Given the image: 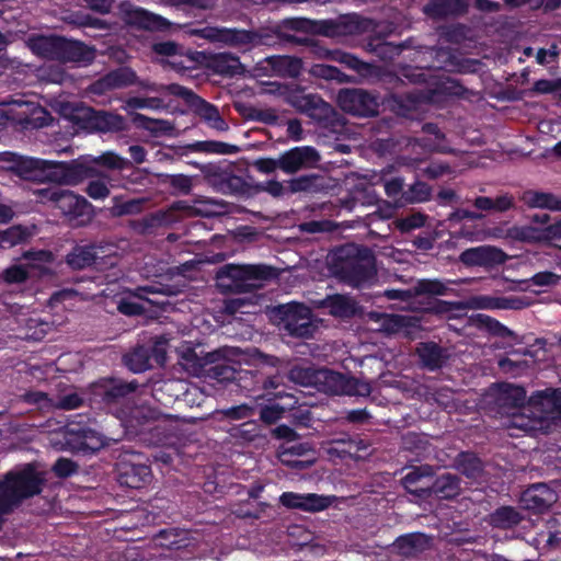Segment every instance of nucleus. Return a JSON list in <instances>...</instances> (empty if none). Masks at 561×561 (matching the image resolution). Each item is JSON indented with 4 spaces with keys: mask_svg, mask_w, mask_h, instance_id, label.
<instances>
[{
    "mask_svg": "<svg viewBox=\"0 0 561 561\" xmlns=\"http://www.w3.org/2000/svg\"><path fill=\"white\" fill-rule=\"evenodd\" d=\"M332 272L342 283L360 288L375 278L376 257L365 245L345 244L334 253Z\"/></svg>",
    "mask_w": 561,
    "mask_h": 561,
    "instance_id": "obj_1",
    "label": "nucleus"
},
{
    "mask_svg": "<svg viewBox=\"0 0 561 561\" xmlns=\"http://www.w3.org/2000/svg\"><path fill=\"white\" fill-rule=\"evenodd\" d=\"M20 260L25 263H14L0 273V284L7 286L23 285L28 282L41 280L51 275L48 266L54 261V254L48 250L24 251Z\"/></svg>",
    "mask_w": 561,
    "mask_h": 561,
    "instance_id": "obj_2",
    "label": "nucleus"
},
{
    "mask_svg": "<svg viewBox=\"0 0 561 561\" xmlns=\"http://www.w3.org/2000/svg\"><path fill=\"white\" fill-rule=\"evenodd\" d=\"M274 270L266 265L225 264L216 273V285L222 293H251L257 286L255 280H267Z\"/></svg>",
    "mask_w": 561,
    "mask_h": 561,
    "instance_id": "obj_3",
    "label": "nucleus"
},
{
    "mask_svg": "<svg viewBox=\"0 0 561 561\" xmlns=\"http://www.w3.org/2000/svg\"><path fill=\"white\" fill-rule=\"evenodd\" d=\"M282 28L285 30V42L301 46L313 45L312 35L335 37L345 33L344 26L334 20H310L307 18L285 19Z\"/></svg>",
    "mask_w": 561,
    "mask_h": 561,
    "instance_id": "obj_4",
    "label": "nucleus"
},
{
    "mask_svg": "<svg viewBox=\"0 0 561 561\" xmlns=\"http://www.w3.org/2000/svg\"><path fill=\"white\" fill-rule=\"evenodd\" d=\"M144 88L151 91L167 93L175 98L182 99L186 105L194 108L195 113L204 119L209 127L218 130L226 131L229 128L227 122L221 117L218 107L198 96L193 90L183 87L179 83L161 84H142Z\"/></svg>",
    "mask_w": 561,
    "mask_h": 561,
    "instance_id": "obj_5",
    "label": "nucleus"
},
{
    "mask_svg": "<svg viewBox=\"0 0 561 561\" xmlns=\"http://www.w3.org/2000/svg\"><path fill=\"white\" fill-rule=\"evenodd\" d=\"M138 382H130L116 378L101 379L90 387L89 402L92 408L112 412L114 408L123 404L128 394L135 392Z\"/></svg>",
    "mask_w": 561,
    "mask_h": 561,
    "instance_id": "obj_6",
    "label": "nucleus"
},
{
    "mask_svg": "<svg viewBox=\"0 0 561 561\" xmlns=\"http://www.w3.org/2000/svg\"><path fill=\"white\" fill-rule=\"evenodd\" d=\"M69 118L73 125L88 133H118L126 129V121L122 115L91 106H75Z\"/></svg>",
    "mask_w": 561,
    "mask_h": 561,
    "instance_id": "obj_7",
    "label": "nucleus"
},
{
    "mask_svg": "<svg viewBox=\"0 0 561 561\" xmlns=\"http://www.w3.org/2000/svg\"><path fill=\"white\" fill-rule=\"evenodd\" d=\"M116 480L122 486L141 489L148 485L152 478L148 459L141 453L124 451L115 465Z\"/></svg>",
    "mask_w": 561,
    "mask_h": 561,
    "instance_id": "obj_8",
    "label": "nucleus"
},
{
    "mask_svg": "<svg viewBox=\"0 0 561 561\" xmlns=\"http://www.w3.org/2000/svg\"><path fill=\"white\" fill-rule=\"evenodd\" d=\"M316 389L334 396L367 397L371 392L368 381L329 368H319Z\"/></svg>",
    "mask_w": 561,
    "mask_h": 561,
    "instance_id": "obj_9",
    "label": "nucleus"
},
{
    "mask_svg": "<svg viewBox=\"0 0 561 561\" xmlns=\"http://www.w3.org/2000/svg\"><path fill=\"white\" fill-rule=\"evenodd\" d=\"M276 314L282 330L293 337L309 339L317 330V325L311 321V310L305 304L279 305L276 308Z\"/></svg>",
    "mask_w": 561,
    "mask_h": 561,
    "instance_id": "obj_10",
    "label": "nucleus"
},
{
    "mask_svg": "<svg viewBox=\"0 0 561 561\" xmlns=\"http://www.w3.org/2000/svg\"><path fill=\"white\" fill-rule=\"evenodd\" d=\"M98 174L95 167L90 164L89 157H81L70 162L50 161L47 181L57 184L77 185Z\"/></svg>",
    "mask_w": 561,
    "mask_h": 561,
    "instance_id": "obj_11",
    "label": "nucleus"
},
{
    "mask_svg": "<svg viewBox=\"0 0 561 561\" xmlns=\"http://www.w3.org/2000/svg\"><path fill=\"white\" fill-rule=\"evenodd\" d=\"M286 102L298 112L317 122H328L334 108L316 93H307L305 88L289 89L285 95Z\"/></svg>",
    "mask_w": 561,
    "mask_h": 561,
    "instance_id": "obj_12",
    "label": "nucleus"
},
{
    "mask_svg": "<svg viewBox=\"0 0 561 561\" xmlns=\"http://www.w3.org/2000/svg\"><path fill=\"white\" fill-rule=\"evenodd\" d=\"M337 104L342 111L358 117H371L378 114L377 95L359 88L342 89L337 93Z\"/></svg>",
    "mask_w": 561,
    "mask_h": 561,
    "instance_id": "obj_13",
    "label": "nucleus"
},
{
    "mask_svg": "<svg viewBox=\"0 0 561 561\" xmlns=\"http://www.w3.org/2000/svg\"><path fill=\"white\" fill-rule=\"evenodd\" d=\"M113 256H115V251L112 244H103L101 242L76 244L66 255V263L70 268L81 271L99 264V260L103 259H108V264L114 265Z\"/></svg>",
    "mask_w": 561,
    "mask_h": 561,
    "instance_id": "obj_14",
    "label": "nucleus"
},
{
    "mask_svg": "<svg viewBox=\"0 0 561 561\" xmlns=\"http://www.w3.org/2000/svg\"><path fill=\"white\" fill-rule=\"evenodd\" d=\"M327 451L331 457L339 459L362 460L370 455V443L360 438L358 435L352 436L342 433L327 442Z\"/></svg>",
    "mask_w": 561,
    "mask_h": 561,
    "instance_id": "obj_15",
    "label": "nucleus"
},
{
    "mask_svg": "<svg viewBox=\"0 0 561 561\" xmlns=\"http://www.w3.org/2000/svg\"><path fill=\"white\" fill-rule=\"evenodd\" d=\"M59 210L73 227H84L95 216L93 205L85 197L69 190L61 198Z\"/></svg>",
    "mask_w": 561,
    "mask_h": 561,
    "instance_id": "obj_16",
    "label": "nucleus"
},
{
    "mask_svg": "<svg viewBox=\"0 0 561 561\" xmlns=\"http://www.w3.org/2000/svg\"><path fill=\"white\" fill-rule=\"evenodd\" d=\"M508 255L500 248L493 245H478L463 250L458 261L466 267L494 268L504 264Z\"/></svg>",
    "mask_w": 561,
    "mask_h": 561,
    "instance_id": "obj_17",
    "label": "nucleus"
},
{
    "mask_svg": "<svg viewBox=\"0 0 561 561\" xmlns=\"http://www.w3.org/2000/svg\"><path fill=\"white\" fill-rule=\"evenodd\" d=\"M10 118L23 129H37L48 126L53 121L50 113L39 104L22 102L10 110Z\"/></svg>",
    "mask_w": 561,
    "mask_h": 561,
    "instance_id": "obj_18",
    "label": "nucleus"
},
{
    "mask_svg": "<svg viewBox=\"0 0 561 561\" xmlns=\"http://www.w3.org/2000/svg\"><path fill=\"white\" fill-rule=\"evenodd\" d=\"M123 20L131 27L150 32H164L171 26L170 21L165 18L138 7L125 9Z\"/></svg>",
    "mask_w": 561,
    "mask_h": 561,
    "instance_id": "obj_19",
    "label": "nucleus"
},
{
    "mask_svg": "<svg viewBox=\"0 0 561 561\" xmlns=\"http://www.w3.org/2000/svg\"><path fill=\"white\" fill-rule=\"evenodd\" d=\"M198 34L210 41L221 42L232 47L241 49L253 48V31L228 27H205L201 30Z\"/></svg>",
    "mask_w": 561,
    "mask_h": 561,
    "instance_id": "obj_20",
    "label": "nucleus"
},
{
    "mask_svg": "<svg viewBox=\"0 0 561 561\" xmlns=\"http://www.w3.org/2000/svg\"><path fill=\"white\" fill-rule=\"evenodd\" d=\"M280 170L293 174L299 170L313 167L320 160L318 151L310 146L295 147L279 156Z\"/></svg>",
    "mask_w": 561,
    "mask_h": 561,
    "instance_id": "obj_21",
    "label": "nucleus"
},
{
    "mask_svg": "<svg viewBox=\"0 0 561 561\" xmlns=\"http://www.w3.org/2000/svg\"><path fill=\"white\" fill-rule=\"evenodd\" d=\"M434 469L430 465L412 466L402 478L401 483L408 493L420 499L431 497V483Z\"/></svg>",
    "mask_w": 561,
    "mask_h": 561,
    "instance_id": "obj_22",
    "label": "nucleus"
},
{
    "mask_svg": "<svg viewBox=\"0 0 561 561\" xmlns=\"http://www.w3.org/2000/svg\"><path fill=\"white\" fill-rule=\"evenodd\" d=\"M279 502L286 508L310 513L321 512L332 504L330 496L319 495L316 493L300 494L295 492H284L279 497Z\"/></svg>",
    "mask_w": 561,
    "mask_h": 561,
    "instance_id": "obj_23",
    "label": "nucleus"
},
{
    "mask_svg": "<svg viewBox=\"0 0 561 561\" xmlns=\"http://www.w3.org/2000/svg\"><path fill=\"white\" fill-rule=\"evenodd\" d=\"M557 493L546 483L530 485L522 493L523 508L534 513H543L557 502Z\"/></svg>",
    "mask_w": 561,
    "mask_h": 561,
    "instance_id": "obj_24",
    "label": "nucleus"
},
{
    "mask_svg": "<svg viewBox=\"0 0 561 561\" xmlns=\"http://www.w3.org/2000/svg\"><path fill=\"white\" fill-rule=\"evenodd\" d=\"M154 355L158 363L165 359V352L157 345H137L123 356L125 366L133 373H144L151 367L150 359Z\"/></svg>",
    "mask_w": 561,
    "mask_h": 561,
    "instance_id": "obj_25",
    "label": "nucleus"
},
{
    "mask_svg": "<svg viewBox=\"0 0 561 561\" xmlns=\"http://www.w3.org/2000/svg\"><path fill=\"white\" fill-rule=\"evenodd\" d=\"M365 48L382 61H392L403 50L417 47L413 45L412 37L400 43H392L382 36H370L366 42Z\"/></svg>",
    "mask_w": 561,
    "mask_h": 561,
    "instance_id": "obj_26",
    "label": "nucleus"
},
{
    "mask_svg": "<svg viewBox=\"0 0 561 561\" xmlns=\"http://www.w3.org/2000/svg\"><path fill=\"white\" fill-rule=\"evenodd\" d=\"M421 366L428 371L442 369L450 358V354L446 347L436 342H421L416 347Z\"/></svg>",
    "mask_w": 561,
    "mask_h": 561,
    "instance_id": "obj_27",
    "label": "nucleus"
},
{
    "mask_svg": "<svg viewBox=\"0 0 561 561\" xmlns=\"http://www.w3.org/2000/svg\"><path fill=\"white\" fill-rule=\"evenodd\" d=\"M95 59V48L87 44L61 37L58 60L62 62L91 64Z\"/></svg>",
    "mask_w": 561,
    "mask_h": 561,
    "instance_id": "obj_28",
    "label": "nucleus"
},
{
    "mask_svg": "<svg viewBox=\"0 0 561 561\" xmlns=\"http://www.w3.org/2000/svg\"><path fill=\"white\" fill-rule=\"evenodd\" d=\"M280 460L293 469H307L316 460L314 449L309 443L295 442L282 453Z\"/></svg>",
    "mask_w": 561,
    "mask_h": 561,
    "instance_id": "obj_29",
    "label": "nucleus"
},
{
    "mask_svg": "<svg viewBox=\"0 0 561 561\" xmlns=\"http://www.w3.org/2000/svg\"><path fill=\"white\" fill-rule=\"evenodd\" d=\"M329 309V313L335 318L351 319L360 312L358 302L351 296L334 294L329 295L322 302Z\"/></svg>",
    "mask_w": 561,
    "mask_h": 561,
    "instance_id": "obj_30",
    "label": "nucleus"
},
{
    "mask_svg": "<svg viewBox=\"0 0 561 561\" xmlns=\"http://www.w3.org/2000/svg\"><path fill=\"white\" fill-rule=\"evenodd\" d=\"M393 547L403 557H415L431 548V538L423 533H410L399 536Z\"/></svg>",
    "mask_w": 561,
    "mask_h": 561,
    "instance_id": "obj_31",
    "label": "nucleus"
},
{
    "mask_svg": "<svg viewBox=\"0 0 561 561\" xmlns=\"http://www.w3.org/2000/svg\"><path fill=\"white\" fill-rule=\"evenodd\" d=\"M525 519V515L518 507L502 505L489 515V524L497 529H513Z\"/></svg>",
    "mask_w": 561,
    "mask_h": 561,
    "instance_id": "obj_32",
    "label": "nucleus"
},
{
    "mask_svg": "<svg viewBox=\"0 0 561 561\" xmlns=\"http://www.w3.org/2000/svg\"><path fill=\"white\" fill-rule=\"evenodd\" d=\"M461 480L457 474L443 473L431 483V496L439 500H453L461 492Z\"/></svg>",
    "mask_w": 561,
    "mask_h": 561,
    "instance_id": "obj_33",
    "label": "nucleus"
},
{
    "mask_svg": "<svg viewBox=\"0 0 561 561\" xmlns=\"http://www.w3.org/2000/svg\"><path fill=\"white\" fill-rule=\"evenodd\" d=\"M467 3L465 0H431L424 7V13L433 19H445L465 13Z\"/></svg>",
    "mask_w": 561,
    "mask_h": 561,
    "instance_id": "obj_34",
    "label": "nucleus"
},
{
    "mask_svg": "<svg viewBox=\"0 0 561 561\" xmlns=\"http://www.w3.org/2000/svg\"><path fill=\"white\" fill-rule=\"evenodd\" d=\"M526 400V391L520 386L504 385L496 398V403L501 410L512 413L524 407Z\"/></svg>",
    "mask_w": 561,
    "mask_h": 561,
    "instance_id": "obj_35",
    "label": "nucleus"
},
{
    "mask_svg": "<svg viewBox=\"0 0 561 561\" xmlns=\"http://www.w3.org/2000/svg\"><path fill=\"white\" fill-rule=\"evenodd\" d=\"M455 468L471 480L481 479L484 474V462L473 451H460L455 458Z\"/></svg>",
    "mask_w": 561,
    "mask_h": 561,
    "instance_id": "obj_36",
    "label": "nucleus"
},
{
    "mask_svg": "<svg viewBox=\"0 0 561 561\" xmlns=\"http://www.w3.org/2000/svg\"><path fill=\"white\" fill-rule=\"evenodd\" d=\"M156 540L159 546L174 551L179 556H182L187 547L191 546L188 534L178 528L160 530Z\"/></svg>",
    "mask_w": 561,
    "mask_h": 561,
    "instance_id": "obj_37",
    "label": "nucleus"
},
{
    "mask_svg": "<svg viewBox=\"0 0 561 561\" xmlns=\"http://www.w3.org/2000/svg\"><path fill=\"white\" fill-rule=\"evenodd\" d=\"M151 443L158 446H174L180 438V430L176 422L163 420L150 428Z\"/></svg>",
    "mask_w": 561,
    "mask_h": 561,
    "instance_id": "obj_38",
    "label": "nucleus"
},
{
    "mask_svg": "<svg viewBox=\"0 0 561 561\" xmlns=\"http://www.w3.org/2000/svg\"><path fill=\"white\" fill-rule=\"evenodd\" d=\"M287 378L301 387H313L316 388L319 368H316L310 363H295L285 368Z\"/></svg>",
    "mask_w": 561,
    "mask_h": 561,
    "instance_id": "obj_39",
    "label": "nucleus"
},
{
    "mask_svg": "<svg viewBox=\"0 0 561 561\" xmlns=\"http://www.w3.org/2000/svg\"><path fill=\"white\" fill-rule=\"evenodd\" d=\"M49 167L50 161L48 160L18 157L12 169L25 179H33L36 176V172H42L47 180Z\"/></svg>",
    "mask_w": 561,
    "mask_h": 561,
    "instance_id": "obj_40",
    "label": "nucleus"
},
{
    "mask_svg": "<svg viewBox=\"0 0 561 561\" xmlns=\"http://www.w3.org/2000/svg\"><path fill=\"white\" fill-rule=\"evenodd\" d=\"M523 201L530 208L561 210V198L552 193L528 190L524 192Z\"/></svg>",
    "mask_w": 561,
    "mask_h": 561,
    "instance_id": "obj_41",
    "label": "nucleus"
},
{
    "mask_svg": "<svg viewBox=\"0 0 561 561\" xmlns=\"http://www.w3.org/2000/svg\"><path fill=\"white\" fill-rule=\"evenodd\" d=\"M137 79V73L131 68L121 67L106 73L100 83L108 89H118L135 84Z\"/></svg>",
    "mask_w": 561,
    "mask_h": 561,
    "instance_id": "obj_42",
    "label": "nucleus"
},
{
    "mask_svg": "<svg viewBox=\"0 0 561 561\" xmlns=\"http://www.w3.org/2000/svg\"><path fill=\"white\" fill-rule=\"evenodd\" d=\"M481 307L486 309L522 310L530 304L526 297H481Z\"/></svg>",
    "mask_w": 561,
    "mask_h": 561,
    "instance_id": "obj_43",
    "label": "nucleus"
},
{
    "mask_svg": "<svg viewBox=\"0 0 561 561\" xmlns=\"http://www.w3.org/2000/svg\"><path fill=\"white\" fill-rule=\"evenodd\" d=\"M275 72L282 77L297 78L302 70V60L294 56H275L271 58Z\"/></svg>",
    "mask_w": 561,
    "mask_h": 561,
    "instance_id": "obj_44",
    "label": "nucleus"
},
{
    "mask_svg": "<svg viewBox=\"0 0 561 561\" xmlns=\"http://www.w3.org/2000/svg\"><path fill=\"white\" fill-rule=\"evenodd\" d=\"M61 36H38L32 41V50L41 57L58 60Z\"/></svg>",
    "mask_w": 561,
    "mask_h": 561,
    "instance_id": "obj_45",
    "label": "nucleus"
},
{
    "mask_svg": "<svg viewBox=\"0 0 561 561\" xmlns=\"http://www.w3.org/2000/svg\"><path fill=\"white\" fill-rule=\"evenodd\" d=\"M333 59L363 77L373 75L375 69L373 64L366 62L357 56L342 50L333 51Z\"/></svg>",
    "mask_w": 561,
    "mask_h": 561,
    "instance_id": "obj_46",
    "label": "nucleus"
},
{
    "mask_svg": "<svg viewBox=\"0 0 561 561\" xmlns=\"http://www.w3.org/2000/svg\"><path fill=\"white\" fill-rule=\"evenodd\" d=\"M194 152L216 153V154H236L240 151L237 145L219 140H201L188 146Z\"/></svg>",
    "mask_w": 561,
    "mask_h": 561,
    "instance_id": "obj_47",
    "label": "nucleus"
},
{
    "mask_svg": "<svg viewBox=\"0 0 561 561\" xmlns=\"http://www.w3.org/2000/svg\"><path fill=\"white\" fill-rule=\"evenodd\" d=\"M371 319L380 320V330L388 334H396L411 325V318L402 314L373 313Z\"/></svg>",
    "mask_w": 561,
    "mask_h": 561,
    "instance_id": "obj_48",
    "label": "nucleus"
},
{
    "mask_svg": "<svg viewBox=\"0 0 561 561\" xmlns=\"http://www.w3.org/2000/svg\"><path fill=\"white\" fill-rule=\"evenodd\" d=\"M144 204L145 199L141 198L124 199L122 196H114L113 205L110 207V214L113 217L136 215L141 213Z\"/></svg>",
    "mask_w": 561,
    "mask_h": 561,
    "instance_id": "obj_49",
    "label": "nucleus"
},
{
    "mask_svg": "<svg viewBox=\"0 0 561 561\" xmlns=\"http://www.w3.org/2000/svg\"><path fill=\"white\" fill-rule=\"evenodd\" d=\"M238 369L226 360L215 363L207 369V376L218 382H234Z\"/></svg>",
    "mask_w": 561,
    "mask_h": 561,
    "instance_id": "obj_50",
    "label": "nucleus"
},
{
    "mask_svg": "<svg viewBox=\"0 0 561 561\" xmlns=\"http://www.w3.org/2000/svg\"><path fill=\"white\" fill-rule=\"evenodd\" d=\"M31 233L27 228L22 226H12L0 231V248L10 249L25 242Z\"/></svg>",
    "mask_w": 561,
    "mask_h": 561,
    "instance_id": "obj_51",
    "label": "nucleus"
},
{
    "mask_svg": "<svg viewBox=\"0 0 561 561\" xmlns=\"http://www.w3.org/2000/svg\"><path fill=\"white\" fill-rule=\"evenodd\" d=\"M534 404L546 405L561 415V390L547 388L530 397Z\"/></svg>",
    "mask_w": 561,
    "mask_h": 561,
    "instance_id": "obj_52",
    "label": "nucleus"
},
{
    "mask_svg": "<svg viewBox=\"0 0 561 561\" xmlns=\"http://www.w3.org/2000/svg\"><path fill=\"white\" fill-rule=\"evenodd\" d=\"M217 191L222 194L244 195L250 193V185L242 176L236 175L232 168Z\"/></svg>",
    "mask_w": 561,
    "mask_h": 561,
    "instance_id": "obj_53",
    "label": "nucleus"
},
{
    "mask_svg": "<svg viewBox=\"0 0 561 561\" xmlns=\"http://www.w3.org/2000/svg\"><path fill=\"white\" fill-rule=\"evenodd\" d=\"M91 165H101L110 170H124L131 163L113 151H106L98 157H89Z\"/></svg>",
    "mask_w": 561,
    "mask_h": 561,
    "instance_id": "obj_54",
    "label": "nucleus"
},
{
    "mask_svg": "<svg viewBox=\"0 0 561 561\" xmlns=\"http://www.w3.org/2000/svg\"><path fill=\"white\" fill-rule=\"evenodd\" d=\"M233 167L230 163H208L201 170L207 181L217 190Z\"/></svg>",
    "mask_w": 561,
    "mask_h": 561,
    "instance_id": "obj_55",
    "label": "nucleus"
},
{
    "mask_svg": "<svg viewBox=\"0 0 561 561\" xmlns=\"http://www.w3.org/2000/svg\"><path fill=\"white\" fill-rule=\"evenodd\" d=\"M160 182L169 185L174 194L187 195L192 191V179L185 174H160Z\"/></svg>",
    "mask_w": 561,
    "mask_h": 561,
    "instance_id": "obj_56",
    "label": "nucleus"
},
{
    "mask_svg": "<svg viewBox=\"0 0 561 561\" xmlns=\"http://www.w3.org/2000/svg\"><path fill=\"white\" fill-rule=\"evenodd\" d=\"M560 275L551 272V271H542L534 274L530 278L527 279H518L514 283L519 285L520 290H525V285L533 284L535 286L539 287H549V286H556L560 282Z\"/></svg>",
    "mask_w": 561,
    "mask_h": 561,
    "instance_id": "obj_57",
    "label": "nucleus"
},
{
    "mask_svg": "<svg viewBox=\"0 0 561 561\" xmlns=\"http://www.w3.org/2000/svg\"><path fill=\"white\" fill-rule=\"evenodd\" d=\"M253 32V47L275 46L280 41H284L285 30L282 28V25L277 30L261 28Z\"/></svg>",
    "mask_w": 561,
    "mask_h": 561,
    "instance_id": "obj_58",
    "label": "nucleus"
},
{
    "mask_svg": "<svg viewBox=\"0 0 561 561\" xmlns=\"http://www.w3.org/2000/svg\"><path fill=\"white\" fill-rule=\"evenodd\" d=\"M131 121L137 127L146 129L152 134L164 133L170 129L168 121L151 118L140 113H135Z\"/></svg>",
    "mask_w": 561,
    "mask_h": 561,
    "instance_id": "obj_59",
    "label": "nucleus"
},
{
    "mask_svg": "<svg viewBox=\"0 0 561 561\" xmlns=\"http://www.w3.org/2000/svg\"><path fill=\"white\" fill-rule=\"evenodd\" d=\"M310 73L317 78L328 81H336L339 83L346 82L348 79V77L337 67L325 64L313 65L310 69Z\"/></svg>",
    "mask_w": 561,
    "mask_h": 561,
    "instance_id": "obj_60",
    "label": "nucleus"
},
{
    "mask_svg": "<svg viewBox=\"0 0 561 561\" xmlns=\"http://www.w3.org/2000/svg\"><path fill=\"white\" fill-rule=\"evenodd\" d=\"M66 192L67 190L59 186H47L34 191V195L37 198V202L42 204H51L55 208L59 209L61 198H64Z\"/></svg>",
    "mask_w": 561,
    "mask_h": 561,
    "instance_id": "obj_61",
    "label": "nucleus"
},
{
    "mask_svg": "<svg viewBox=\"0 0 561 561\" xmlns=\"http://www.w3.org/2000/svg\"><path fill=\"white\" fill-rule=\"evenodd\" d=\"M253 409L247 404L233 405L227 409L216 410L215 417L218 421L224 420H244L252 415Z\"/></svg>",
    "mask_w": 561,
    "mask_h": 561,
    "instance_id": "obj_62",
    "label": "nucleus"
},
{
    "mask_svg": "<svg viewBox=\"0 0 561 561\" xmlns=\"http://www.w3.org/2000/svg\"><path fill=\"white\" fill-rule=\"evenodd\" d=\"M447 290V286L438 279H421L414 286L416 295L443 296Z\"/></svg>",
    "mask_w": 561,
    "mask_h": 561,
    "instance_id": "obj_63",
    "label": "nucleus"
},
{
    "mask_svg": "<svg viewBox=\"0 0 561 561\" xmlns=\"http://www.w3.org/2000/svg\"><path fill=\"white\" fill-rule=\"evenodd\" d=\"M215 70L220 75L234 76L239 68V59L227 54L216 55L213 59Z\"/></svg>",
    "mask_w": 561,
    "mask_h": 561,
    "instance_id": "obj_64",
    "label": "nucleus"
}]
</instances>
